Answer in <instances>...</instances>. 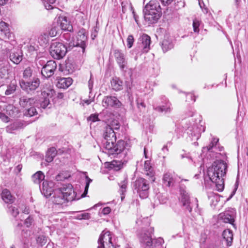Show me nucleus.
Returning <instances> with one entry per match:
<instances>
[{"mask_svg": "<svg viewBox=\"0 0 248 248\" xmlns=\"http://www.w3.org/2000/svg\"><path fill=\"white\" fill-rule=\"evenodd\" d=\"M90 218V214L88 213H82L78 215V218L79 219H89Z\"/></svg>", "mask_w": 248, "mask_h": 248, "instance_id": "nucleus-52", "label": "nucleus"}, {"mask_svg": "<svg viewBox=\"0 0 248 248\" xmlns=\"http://www.w3.org/2000/svg\"><path fill=\"white\" fill-rule=\"evenodd\" d=\"M174 46L172 40L169 37L165 38L162 42V48L164 52L171 49Z\"/></svg>", "mask_w": 248, "mask_h": 248, "instance_id": "nucleus-30", "label": "nucleus"}, {"mask_svg": "<svg viewBox=\"0 0 248 248\" xmlns=\"http://www.w3.org/2000/svg\"><path fill=\"white\" fill-rule=\"evenodd\" d=\"M88 39L87 34L83 30L79 31L78 34L76 46H80L84 52L86 46V42Z\"/></svg>", "mask_w": 248, "mask_h": 248, "instance_id": "nucleus-21", "label": "nucleus"}, {"mask_svg": "<svg viewBox=\"0 0 248 248\" xmlns=\"http://www.w3.org/2000/svg\"><path fill=\"white\" fill-rule=\"evenodd\" d=\"M1 197L3 201L7 203H12L15 200V198L12 195L10 191L7 189L2 190Z\"/></svg>", "mask_w": 248, "mask_h": 248, "instance_id": "nucleus-27", "label": "nucleus"}, {"mask_svg": "<svg viewBox=\"0 0 248 248\" xmlns=\"http://www.w3.org/2000/svg\"><path fill=\"white\" fill-rule=\"evenodd\" d=\"M6 113L13 117L16 116L18 110L12 105H8L6 106Z\"/></svg>", "mask_w": 248, "mask_h": 248, "instance_id": "nucleus-39", "label": "nucleus"}, {"mask_svg": "<svg viewBox=\"0 0 248 248\" xmlns=\"http://www.w3.org/2000/svg\"><path fill=\"white\" fill-rule=\"evenodd\" d=\"M12 0H1V5L9 4L11 3Z\"/></svg>", "mask_w": 248, "mask_h": 248, "instance_id": "nucleus-63", "label": "nucleus"}, {"mask_svg": "<svg viewBox=\"0 0 248 248\" xmlns=\"http://www.w3.org/2000/svg\"><path fill=\"white\" fill-rule=\"evenodd\" d=\"M137 106L138 108L142 111L145 109V105L143 102H139V101H137Z\"/></svg>", "mask_w": 248, "mask_h": 248, "instance_id": "nucleus-57", "label": "nucleus"}, {"mask_svg": "<svg viewBox=\"0 0 248 248\" xmlns=\"http://www.w3.org/2000/svg\"><path fill=\"white\" fill-rule=\"evenodd\" d=\"M199 122L193 124L192 126L187 128V133L192 140H198L202 132L205 131V127L202 123L201 116L199 115Z\"/></svg>", "mask_w": 248, "mask_h": 248, "instance_id": "nucleus-9", "label": "nucleus"}, {"mask_svg": "<svg viewBox=\"0 0 248 248\" xmlns=\"http://www.w3.org/2000/svg\"><path fill=\"white\" fill-rule=\"evenodd\" d=\"M218 140V139L213 138L208 146L203 148V151L206 150L209 152H216L217 151Z\"/></svg>", "mask_w": 248, "mask_h": 248, "instance_id": "nucleus-32", "label": "nucleus"}, {"mask_svg": "<svg viewBox=\"0 0 248 248\" xmlns=\"http://www.w3.org/2000/svg\"><path fill=\"white\" fill-rule=\"evenodd\" d=\"M23 127V124L20 121H16L6 127L7 132L12 133L14 131L21 128Z\"/></svg>", "mask_w": 248, "mask_h": 248, "instance_id": "nucleus-31", "label": "nucleus"}, {"mask_svg": "<svg viewBox=\"0 0 248 248\" xmlns=\"http://www.w3.org/2000/svg\"><path fill=\"white\" fill-rule=\"evenodd\" d=\"M151 38L146 34H143L138 39L136 49L138 53H147L150 49Z\"/></svg>", "mask_w": 248, "mask_h": 248, "instance_id": "nucleus-10", "label": "nucleus"}, {"mask_svg": "<svg viewBox=\"0 0 248 248\" xmlns=\"http://www.w3.org/2000/svg\"><path fill=\"white\" fill-rule=\"evenodd\" d=\"M108 154V155L109 156L112 155L113 157H116V158H118L120 159V160H118V161L117 160H113L111 162V163L110 164V167L111 168L114 169L116 170H120L123 167L124 164L127 162L126 156H127V153L126 154L125 156L124 157H120L119 155H111V154L110 155V154Z\"/></svg>", "mask_w": 248, "mask_h": 248, "instance_id": "nucleus-23", "label": "nucleus"}, {"mask_svg": "<svg viewBox=\"0 0 248 248\" xmlns=\"http://www.w3.org/2000/svg\"><path fill=\"white\" fill-rule=\"evenodd\" d=\"M196 96L193 94V93H186V101H192L193 102H194L196 101Z\"/></svg>", "mask_w": 248, "mask_h": 248, "instance_id": "nucleus-50", "label": "nucleus"}, {"mask_svg": "<svg viewBox=\"0 0 248 248\" xmlns=\"http://www.w3.org/2000/svg\"><path fill=\"white\" fill-rule=\"evenodd\" d=\"M86 186H85V189L84 192L81 195V197H85L87 193L88 190L89 188V186L90 185V183L92 181V180L88 176H86Z\"/></svg>", "mask_w": 248, "mask_h": 248, "instance_id": "nucleus-44", "label": "nucleus"}, {"mask_svg": "<svg viewBox=\"0 0 248 248\" xmlns=\"http://www.w3.org/2000/svg\"><path fill=\"white\" fill-rule=\"evenodd\" d=\"M21 88L28 93H33L39 86L40 81L39 78L34 77L31 81H25L21 79L20 82Z\"/></svg>", "mask_w": 248, "mask_h": 248, "instance_id": "nucleus-12", "label": "nucleus"}, {"mask_svg": "<svg viewBox=\"0 0 248 248\" xmlns=\"http://www.w3.org/2000/svg\"><path fill=\"white\" fill-rule=\"evenodd\" d=\"M120 123L116 120L108 122L104 128L103 136L104 138V146L105 152L107 154L116 155L120 157L125 156L129 150L128 144L124 140H119L116 144V137L114 130L119 129Z\"/></svg>", "mask_w": 248, "mask_h": 248, "instance_id": "nucleus-1", "label": "nucleus"}, {"mask_svg": "<svg viewBox=\"0 0 248 248\" xmlns=\"http://www.w3.org/2000/svg\"><path fill=\"white\" fill-rule=\"evenodd\" d=\"M52 3L48 2L47 0L44 2V4L46 9L49 10L54 8L53 6L51 5Z\"/></svg>", "mask_w": 248, "mask_h": 248, "instance_id": "nucleus-55", "label": "nucleus"}, {"mask_svg": "<svg viewBox=\"0 0 248 248\" xmlns=\"http://www.w3.org/2000/svg\"><path fill=\"white\" fill-rule=\"evenodd\" d=\"M128 184V179L127 178L125 177L124 180L122 181L120 183H119V185L120 187V192L121 194V199L122 200L124 198V194L126 191V188Z\"/></svg>", "mask_w": 248, "mask_h": 248, "instance_id": "nucleus-34", "label": "nucleus"}, {"mask_svg": "<svg viewBox=\"0 0 248 248\" xmlns=\"http://www.w3.org/2000/svg\"><path fill=\"white\" fill-rule=\"evenodd\" d=\"M93 80L91 78H90L88 81V87H89V90H90V92L91 91V90L93 88Z\"/></svg>", "mask_w": 248, "mask_h": 248, "instance_id": "nucleus-60", "label": "nucleus"}, {"mask_svg": "<svg viewBox=\"0 0 248 248\" xmlns=\"http://www.w3.org/2000/svg\"><path fill=\"white\" fill-rule=\"evenodd\" d=\"M222 236L223 239L226 242L227 245L228 246H231L233 240V234L232 231L229 229L225 230L222 233Z\"/></svg>", "mask_w": 248, "mask_h": 248, "instance_id": "nucleus-29", "label": "nucleus"}, {"mask_svg": "<svg viewBox=\"0 0 248 248\" xmlns=\"http://www.w3.org/2000/svg\"><path fill=\"white\" fill-rule=\"evenodd\" d=\"M200 25V21L197 19H194L193 21V31L196 33L199 32V26Z\"/></svg>", "mask_w": 248, "mask_h": 248, "instance_id": "nucleus-45", "label": "nucleus"}, {"mask_svg": "<svg viewBox=\"0 0 248 248\" xmlns=\"http://www.w3.org/2000/svg\"><path fill=\"white\" fill-rule=\"evenodd\" d=\"M76 194L71 184L64 186L61 189L54 190L52 198V202L56 205H66V203L74 201Z\"/></svg>", "mask_w": 248, "mask_h": 248, "instance_id": "nucleus-3", "label": "nucleus"}, {"mask_svg": "<svg viewBox=\"0 0 248 248\" xmlns=\"http://www.w3.org/2000/svg\"><path fill=\"white\" fill-rule=\"evenodd\" d=\"M180 201L182 205L189 212L192 211V207L190 205L189 195L184 189H180Z\"/></svg>", "mask_w": 248, "mask_h": 248, "instance_id": "nucleus-22", "label": "nucleus"}, {"mask_svg": "<svg viewBox=\"0 0 248 248\" xmlns=\"http://www.w3.org/2000/svg\"><path fill=\"white\" fill-rule=\"evenodd\" d=\"M132 188L141 199H146L149 196L150 184L148 181L143 178H138L133 182Z\"/></svg>", "mask_w": 248, "mask_h": 248, "instance_id": "nucleus-6", "label": "nucleus"}, {"mask_svg": "<svg viewBox=\"0 0 248 248\" xmlns=\"http://www.w3.org/2000/svg\"><path fill=\"white\" fill-rule=\"evenodd\" d=\"M36 104L35 103V105H33L32 106L26 109L24 115L29 117H31L35 115L37 113L36 109L35 108V107H37L35 106Z\"/></svg>", "mask_w": 248, "mask_h": 248, "instance_id": "nucleus-41", "label": "nucleus"}, {"mask_svg": "<svg viewBox=\"0 0 248 248\" xmlns=\"http://www.w3.org/2000/svg\"><path fill=\"white\" fill-rule=\"evenodd\" d=\"M53 186V182L44 181L42 183V187H40L42 194L46 198H48L53 192L54 193Z\"/></svg>", "mask_w": 248, "mask_h": 248, "instance_id": "nucleus-20", "label": "nucleus"}, {"mask_svg": "<svg viewBox=\"0 0 248 248\" xmlns=\"http://www.w3.org/2000/svg\"><path fill=\"white\" fill-rule=\"evenodd\" d=\"M22 168V165H21V164H19V165H18L16 167V169H15V170H16V171H17V173H19V172L21 170Z\"/></svg>", "mask_w": 248, "mask_h": 248, "instance_id": "nucleus-64", "label": "nucleus"}, {"mask_svg": "<svg viewBox=\"0 0 248 248\" xmlns=\"http://www.w3.org/2000/svg\"><path fill=\"white\" fill-rule=\"evenodd\" d=\"M113 55L120 69L124 70L127 64L125 54L121 50L115 49L113 51Z\"/></svg>", "mask_w": 248, "mask_h": 248, "instance_id": "nucleus-19", "label": "nucleus"}, {"mask_svg": "<svg viewBox=\"0 0 248 248\" xmlns=\"http://www.w3.org/2000/svg\"><path fill=\"white\" fill-rule=\"evenodd\" d=\"M132 14H133V17L136 21V22L137 23V24H139V20H138V18H139V16L138 15H136V13L133 11L132 12Z\"/></svg>", "mask_w": 248, "mask_h": 248, "instance_id": "nucleus-62", "label": "nucleus"}, {"mask_svg": "<svg viewBox=\"0 0 248 248\" xmlns=\"http://www.w3.org/2000/svg\"><path fill=\"white\" fill-rule=\"evenodd\" d=\"M67 52V47L62 43L59 42H54L50 47V53L51 56L57 60L62 58Z\"/></svg>", "mask_w": 248, "mask_h": 248, "instance_id": "nucleus-8", "label": "nucleus"}, {"mask_svg": "<svg viewBox=\"0 0 248 248\" xmlns=\"http://www.w3.org/2000/svg\"><path fill=\"white\" fill-rule=\"evenodd\" d=\"M228 165L222 160L215 161L208 168L207 174L210 180L216 185L217 189L222 191L224 187V177L227 171Z\"/></svg>", "mask_w": 248, "mask_h": 248, "instance_id": "nucleus-2", "label": "nucleus"}, {"mask_svg": "<svg viewBox=\"0 0 248 248\" xmlns=\"http://www.w3.org/2000/svg\"><path fill=\"white\" fill-rule=\"evenodd\" d=\"M144 18L149 23H155L162 15L160 6L155 0H151L145 6L144 9Z\"/></svg>", "mask_w": 248, "mask_h": 248, "instance_id": "nucleus-4", "label": "nucleus"}, {"mask_svg": "<svg viewBox=\"0 0 248 248\" xmlns=\"http://www.w3.org/2000/svg\"><path fill=\"white\" fill-rule=\"evenodd\" d=\"M152 241L153 242V245L152 247H156L161 245L164 243V240L160 237L157 239H152Z\"/></svg>", "mask_w": 248, "mask_h": 248, "instance_id": "nucleus-46", "label": "nucleus"}, {"mask_svg": "<svg viewBox=\"0 0 248 248\" xmlns=\"http://www.w3.org/2000/svg\"><path fill=\"white\" fill-rule=\"evenodd\" d=\"M161 103L159 106L154 105L153 108L158 112L169 113L171 110V104L165 96L160 97Z\"/></svg>", "mask_w": 248, "mask_h": 248, "instance_id": "nucleus-16", "label": "nucleus"}, {"mask_svg": "<svg viewBox=\"0 0 248 248\" xmlns=\"http://www.w3.org/2000/svg\"><path fill=\"white\" fill-rule=\"evenodd\" d=\"M110 211L111 209L109 207H106L102 209L101 213L104 215H107L110 213Z\"/></svg>", "mask_w": 248, "mask_h": 248, "instance_id": "nucleus-56", "label": "nucleus"}, {"mask_svg": "<svg viewBox=\"0 0 248 248\" xmlns=\"http://www.w3.org/2000/svg\"><path fill=\"white\" fill-rule=\"evenodd\" d=\"M122 10L123 13L124 14L127 10V8L129 5V3L127 1H122L121 2Z\"/></svg>", "mask_w": 248, "mask_h": 248, "instance_id": "nucleus-53", "label": "nucleus"}, {"mask_svg": "<svg viewBox=\"0 0 248 248\" xmlns=\"http://www.w3.org/2000/svg\"><path fill=\"white\" fill-rule=\"evenodd\" d=\"M177 177L173 173L168 172L165 173L163 177V183L164 185L172 187L174 186Z\"/></svg>", "mask_w": 248, "mask_h": 248, "instance_id": "nucleus-24", "label": "nucleus"}, {"mask_svg": "<svg viewBox=\"0 0 248 248\" xmlns=\"http://www.w3.org/2000/svg\"><path fill=\"white\" fill-rule=\"evenodd\" d=\"M162 3L164 5H169L171 3L173 0H161Z\"/></svg>", "mask_w": 248, "mask_h": 248, "instance_id": "nucleus-61", "label": "nucleus"}, {"mask_svg": "<svg viewBox=\"0 0 248 248\" xmlns=\"http://www.w3.org/2000/svg\"><path fill=\"white\" fill-rule=\"evenodd\" d=\"M1 120L6 123L8 122L9 120V118L7 117L5 114L1 112Z\"/></svg>", "mask_w": 248, "mask_h": 248, "instance_id": "nucleus-58", "label": "nucleus"}, {"mask_svg": "<svg viewBox=\"0 0 248 248\" xmlns=\"http://www.w3.org/2000/svg\"><path fill=\"white\" fill-rule=\"evenodd\" d=\"M55 93V90L50 86L44 88L41 92V97L38 101L35 100V106L38 108H50L51 104L50 98H52Z\"/></svg>", "mask_w": 248, "mask_h": 248, "instance_id": "nucleus-7", "label": "nucleus"}, {"mask_svg": "<svg viewBox=\"0 0 248 248\" xmlns=\"http://www.w3.org/2000/svg\"><path fill=\"white\" fill-rule=\"evenodd\" d=\"M144 170L146 172L145 174L150 177H153L154 175L153 169L149 161H145L144 165Z\"/></svg>", "mask_w": 248, "mask_h": 248, "instance_id": "nucleus-35", "label": "nucleus"}, {"mask_svg": "<svg viewBox=\"0 0 248 248\" xmlns=\"http://www.w3.org/2000/svg\"><path fill=\"white\" fill-rule=\"evenodd\" d=\"M8 212L14 217H16L19 214L18 209L13 205L8 206Z\"/></svg>", "mask_w": 248, "mask_h": 248, "instance_id": "nucleus-43", "label": "nucleus"}, {"mask_svg": "<svg viewBox=\"0 0 248 248\" xmlns=\"http://www.w3.org/2000/svg\"><path fill=\"white\" fill-rule=\"evenodd\" d=\"M57 151L55 148L51 147L48 149L46 155V161L47 162H51L53 161L54 157L56 155Z\"/></svg>", "mask_w": 248, "mask_h": 248, "instance_id": "nucleus-33", "label": "nucleus"}, {"mask_svg": "<svg viewBox=\"0 0 248 248\" xmlns=\"http://www.w3.org/2000/svg\"><path fill=\"white\" fill-rule=\"evenodd\" d=\"M32 69L30 67H28L27 68H25L23 71V78L25 79L30 78L32 76Z\"/></svg>", "mask_w": 248, "mask_h": 248, "instance_id": "nucleus-42", "label": "nucleus"}, {"mask_svg": "<svg viewBox=\"0 0 248 248\" xmlns=\"http://www.w3.org/2000/svg\"><path fill=\"white\" fill-rule=\"evenodd\" d=\"M88 121H91L92 122H95L99 121L98 118V115L96 114H93L90 115L88 118Z\"/></svg>", "mask_w": 248, "mask_h": 248, "instance_id": "nucleus-51", "label": "nucleus"}, {"mask_svg": "<svg viewBox=\"0 0 248 248\" xmlns=\"http://www.w3.org/2000/svg\"><path fill=\"white\" fill-rule=\"evenodd\" d=\"M236 216L235 210L232 208H230L228 210L220 213L219 215V219L224 223H230L235 226L234 222Z\"/></svg>", "mask_w": 248, "mask_h": 248, "instance_id": "nucleus-15", "label": "nucleus"}, {"mask_svg": "<svg viewBox=\"0 0 248 248\" xmlns=\"http://www.w3.org/2000/svg\"><path fill=\"white\" fill-rule=\"evenodd\" d=\"M35 104V99L34 98H28L26 96H23L19 99L20 106L27 109L28 108Z\"/></svg>", "mask_w": 248, "mask_h": 248, "instance_id": "nucleus-26", "label": "nucleus"}, {"mask_svg": "<svg viewBox=\"0 0 248 248\" xmlns=\"http://www.w3.org/2000/svg\"><path fill=\"white\" fill-rule=\"evenodd\" d=\"M56 68V62L54 61H49L42 67L41 74L45 78H49L53 75Z\"/></svg>", "mask_w": 248, "mask_h": 248, "instance_id": "nucleus-17", "label": "nucleus"}, {"mask_svg": "<svg viewBox=\"0 0 248 248\" xmlns=\"http://www.w3.org/2000/svg\"><path fill=\"white\" fill-rule=\"evenodd\" d=\"M97 27L94 28V30L92 31L91 36L93 39H94L97 35L98 31Z\"/></svg>", "mask_w": 248, "mask_h": 248, "instance_id": "nucleus-59", "label": "nucleus"}, {"mask_svg": "<svg viewBox=\"0 0 248 248\" xmlns=\"http://www.w3.org/2000/svg\"><path fill=\"white\" fill-rule=\"evenodd\" d=\"M111 235L109 231L102 232L98 241L97 248H115L111 241Z\"/></svg>", "mask_w": 248, "mask_h": 248, "instance_id": "nucleus-14", "label": "nucleus"}, {"mask_svg": "<svg viewBox=\"0 0 248 248\" xmlns=\"http://www.w3.org/2000/svg\"><path fill=\"white\" fill-rule=\"evenodd\" d=\"M59 31V28L56 26H53L49 30L48 35L50 37H54L57 35Z\"/></svg>", "mask_w": 248, "mask_h": 248, "instance_id": "nucleus-47", "label": "nucleus"}, {"mask_svg": "<svg viewBox=\"0 0 248 248\" xmlns=\"http://www.w3.org/2000/svg\"><path fill=\"white\" fill-rule=\"evenodd\" d=\"M33 221V218L31 216H29L27 218H26L25 220V224H26L27 227H30Z\"/></svg>", "mask_w": 248, "mask_h": 248, "instance_id": "nucleus-54", "label": "nucleus"}, {"mask_svg": "<svg viewBox=\"0 0 248 248\" xmlns=\"http://www.w3.org/2000/svg\"><path fill=\"white\" fill-rule=\"evenodd\" d=\"M73 79L70 78H62L59 79L57 86L60 88L66 89L72 83Z\"/></svg>", "mask_w": 248, "mask_h": 248, "instance_id": "nucleus-28", "label": "nucleus"}, {"mask_svg": "<svg viewBox=\"0 0 248 248\" xmlns=\"http://www.w3.org/2000/svg\"><path fill=\"white\" fill-rule=\"evenodd\" d=\"M10 59L15 64H18L22 59V56L18 53H13L10 55Z\"/></svg>", "mask_w": 248, "mask_h": 248, "instance_id": "nucleus-38", "label": "nucleus"}, {"mask_svg": "<svg viewBox=\"0 0 248 248\" xmlns=\"http://www.w3.org/2000/svg\"><path fill=\"white\" fill-rule=\"evenodd\" d=\"M37 244L42 247L47 242V237L44 234H40L36 238Z\"/></svg>", "mask_w": 248, "mask_h": 248, "instance_id": "nucleus-40", "label": "nucleus"}, {"mask_svg": "<svg viewBox=\"0 0 248 248\" xmlns=\"http://www.w3.org/2000/svg\"><path fill=\"white\" fill-rule=\"evenodd\" d=\"M134 42V38L133 36L132 35H128L126 39L127 46L128 48H130L132 46Z\"/></svg>", "mask_w": 248, "mask_h": 248, "instance_id": "nucleus-48", "label": "nucleus"}, {"mask_svg": "<svg viewBox=\"0 0 248 248\" xmlns=\"http://www.w3.org/2000/svg\"><path fill=\"white\" fill-rule=\"evenodd\" d=\"M7 72V75H8V69H5L4 67L3 69H1V73H2L3 71H6ZM1 79H4L6 80V84L5 85L4 84H1V87H2V90H5V94L6 95H9L14 93L16 88V81L15 79L11 80L9 78L8 75H7L5 78L2 77L1 76Z\"/></svg>", "mask_w": 248, "mask_h": 248, "instance_id": "nucleus-11", "label": "nucleus"}, {"mask_svg": "<svg viewBox=\"0 0 248 248\" xmlns=\"http://www.w3.org/2000/svg\"><path fill=\"white\" fill-rule=\"evenodd\" d=\"M44 178L45 175L41 171H37L32 176V181L34 183L36 184L39 183L41 181L43 180Z\"/></svg>", "mask_w": 248, "mask_h": 248, "instance_id": "nucleus-36", "label": "nucleus"}, {"mask_svg": "<svg viewBox=\"0 0 248 248\" xmlns=\"http://www.w3.org/2000/svg\"><path fill=\"white\" fill-rule=\"evenodd\" d=\"M49 35L47 33H44L39 37V40L42 41L44 43L47 44L48 41Z\"/></svg>", "mask_w": 248, "mask_h": 248, "instance_id": "nucleus-49", "label": "nucleus"}, {"mask_svg": "<svg viewBox=\"0 0 248 248\" xmlns=\"http://www.w3.org/2000/svg\"><path fill=\"white\" fill-rule=\"evenodd\" d=\"M154 232V229L152 227H149L147 229H143L139 234V238L140 243L147 247L152 246V236Z\"/></svg>", "mask_w": 248, "mask_h": 248, "instance_id": "nucleus-13", "label": "nucleus"}, {"mask_svg": "<svg viewBox=\"0 0 248 248\" xmlns=\"http://www.w3.org/2000/svg\"><path fill=\"white\" fill-rule=\"evenodd\" d=\"M14 35L10 31L9 28V24L7 23L1 21V40H4L5 44L4 48H2V51L8 54L10 50L13 48L15 40L13 39Z\"/></svg>", "mask_w": 248, "mask_h": 248, "instance_id": "nucleus-5", "label": "nucleus"}, {"mask_svg": "<svg viewBox=\"0 0 248 248\" xmlns=\"http://www.w3.org/2000/svg\"><path fill=\"white\" fill-rule=\"evenodd\" d=\"M122 83V81L117 78H113L111 81V86L113 89L115 91L121 90Z\"/></svg>", "mask_w": 248, "mask_h": 248, "instance_id": "nucleus-37", "label": "nucleus"}, {"mask_svg": "<svg viewBox=\"0 0 248 248\" xmlns=\"http://www.w3.org/2000/svg\"><path fill=\"white\" fill-rule=\"evenodd\" d=\"M58 24L60 25L62 30L72 31L73 27L70 21L68 20L67 17L65 16H60L58 17Z\"/></svg>", "mask_w": 248, "mask_h": 248, "instance_id": "nucleus-25", "label": "nucleus"}, {"mask_svg": "<svg viewBox=\"0 0 248 248\" xmlns=\"http://www.w3.org/2000/svg\"><path fill=\"white\" fill-rule=\"evenodd\" d=\"M102 106L105 108L109 107L119 108L121 105L120 101L115 96H105L102 101Z\"/></svg>", "mask_w": 248, "mask_h": 248, "instance_id": "nucleus-18", "label": "nucleus"}]
</instances>
